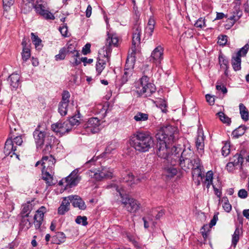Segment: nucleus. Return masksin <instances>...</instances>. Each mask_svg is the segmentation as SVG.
<instances>
[{
  "mask_svg": "<svg viewBox=\"0 0 249 249\" xmlns=\"http://www.w3.org/2000/svg\"><path fill=\"white\" fill-rule=\"evenodd\" d=\"M172 150H175V154H172L170 157L171 164H179L181 169L185 171L192 169L195 166L196 160L199 159L190 149L184 150L181 152L180 148L174 147Z\"/></svg>",
  "mask_w": 249,
  "mask_h": 249,
  "instance_id": "nucleus-1",
  "label": "nucleus"
},
{
  "mask_svg": "<svg viewBox=\"0 0 249 249\" xmlns=\"http://www.w3.org/2000/svg\"><path fill=\"white\" fill-rule=\"evenodd\" d=\"M131 144L136 150L142 152L148 151L154 145V140L149 133L137 132L131 137Z\"/></svg>",
  "mask_w": 249,
  "mask_h": 249,
  "instance_id": "nucleus-2",
  "label": "nucleus"
},
{
  "mask_svg": "<svg viewBox=\"0 0 249 249\" xmlns=\"http://www.w3.org/2000/svg\"><path fill=\"white\" fill-rule=\"evenodd\" d=\"M178 133L177 127L168 125L161 127L156 137L158 141H163L168 144H172L177 139Z\"/></svg>",
  "mask_w": 249,
  "mask_h": 249,
  "instance_id": "nucleus-3",
  "label": "nucleus"
},
{
  "mask_svg": "<svg viewBox=\"0 0 249 249\" xmlns=\"http://www.w3.org/2000/svg\"><path fill=\"white\" fill-rule=\"evenodd\" d=\"M150 78L146 76H142L139 80L134 83V91L136 93L146 92L154 93L156 91L155 85L149 82Z\"/></svg>",
  "mask_w": 249,
  "mask_h": 249,
  "instance_id": "nucleus-4",
  "label": "nucleus"
},
{
  "mask_svg": "<svg viewBox=\"0 0 249 249\" xmlns=\"http://www.w3.org/2000/svg\"><path fill=\"white\" fill-rule=\"evenodd\" d=\"M172 146V144H168L163 141H158L157 143V155L162 159H166L171 162L170 157L172 154H175V150H172L175 146Z\"/></svg>",
  "mask_w": 249,
  "mask_h": 249,
  "instance_id": "nucleus-5",
  "label": "nucleus"
},
{
  "mask_svg": "<svg viewBox=\"0 0 249 249\" xmlns=\"http://www.w3.org/2000/svg\"><path fill=\"white\" fill-rule=\"evenodd\" d=\"M142 33V28L139 24H135L133 27L132 36V47H131V57L133 55V60H135V55L136 53V46L141 43V36Z\"/></svg>",
  "mask_w": 249,
  "mask_h": 249,
  "instance_id": "nucleus-6",
  "label": "nucleus"
},
{
  "mask_svg": "<svg viewBox=\"0 0 249 249\" xmlns=\"http://www.w3.org/2000/svg\"><path fill=\"white\" fill-rule=\"evenodd\" d=\"M118 38L116 35L107 32V38L106 39L105 45L103 47L104 51L106 52L107 56L110 55L113 47H117L118 43Z\"/></svg>",
  "mask_w": 249,
  "mask_h": 249,
  "instance_id": "nucleus-7",
  "label": "nucleus"
},
{
  "mask_svg": "<svg viewBox=\"0 0 249 249\" xmlns=\"http://www.w3.org/2000/svg\"><path fill=\"white\" fill-rule=\"evenodd\" d=\"M78 172L79 170L77 169L74 170L69 176L62 179L59 184H61L65 182L66 188H71L76 186L81 179Z\"/></svg>",
  "mask_w": 249,
  "mask_h": 249,
  "instance_id": "nucleus-8",
  "label": "nucleus"
},
{
  "mask_svg": "<svg viewBox=\"0 0 249 249\" xmlns=\"http://www.w3.org/2000/svg\"><path fill=\"white\" fill-rule=\"evenodd\" d=\"M68 123L69 122H66V121H59L55 124H52L51 128L57 135L62 136L71 131V128L68 125Z\"/></svg>",
  "mask_w": 249,
  "mask_h": 249,
  "instance_id": "nucleus-9",
  "label": "nucleus"
},
{
  "mask_svg": "<svg viewBox=\"0 0 249 249\" xmlns=\"http://www.w3.org/2000/svg\"><path fill=\"white\" fill-rule=\"evenodd\" d=\"M101 124L100 120L96 117H93L89 119L88 122L84 124V127L87 132L95 133L99 131Z\"/></svg>",
  "mask_w": 249,
  "mask_h": 249,
  "instance_id": "nucleus-10",
  "label": "nucleus"
},
{
  "mask_svg": "<svg viewBox=\"0 0 249 249\" xmlns=\"http://www.w3.org/2000/svg\"><path fill=\"white\" fill-rule=\"evenodd\" d=\"M93 175H90L97 180H100L103 178H109L112 177L113 171L111 169L107 167H101L100 169L95 172L91 171Z\"/></svg>",
  "mask_w": 249,
  "mask_h": 249,
  "instance_id": "nucleus-11",
  "label": "nucleus"
},
{
  "mask_svg": "<svg viewBox=\"0 0 249 249\" xmlns=\"http://www.w3.org/2000/svg\"><path fill=\"white\" fill-rule=\"evenodd\" d=\"M33 8L37 14L43 17L46 19L53 20L55 18L54 15L48 10L46 9L44 4H37L34 5Z\"/></svg>",
  "mask_w": 249,
  "mask_h": 249,
  "instance_id": "nucleus-12",
  "label": "nucleus"
},
{
  "mask_svg": "<svg viewBox=\"0 0 249 249\" xmlns=\"http://www.w3.org/2000/svg\"><path fill=\"white\" fill-rule=\"evenodd\" d=\"M33 136L36 145V148H41L42 145L46 142V139L50 137L46 135L45 132L39 131L36 128L33 133Z\"/></svg>",
  "mask_w": 249,
  "mask_h": 249,
  "instance_id": "nucleus-13",
  "label": "nucleus"
},
{
  "mask_svg": "<svg viewBox=\"0 0 249 249\" xmlns=\"http://www.w3.org/2000/svg\"><path fill=\"white\" fill-rule=\"evenodd\" d=\"M46 212V209L44 206H41L36 211V214L34 216V224L36 230L40 229Z\"/></svg>",
  "mask_w": 249,
  "mask_h": 249,
  "instance_id": "nucleus-14",
  "label": "nucleus"
},
{
  "mask_svg": "<svg viewBox=\"0 0 249 249\" xmlns=\"http://www.w3.org/2000/svg\"><path fill=\"white\" fill-rule=\"evenodd\" d=\"M192 169H193L192 176L194 180L196 179V178L203 179L204 177V167L200 162V159L196 160V161H195V166Z\"/></svg>",
  "mask_w": 249,
  "mask_h": 249,
  "instance_id": "nucleus-15",
  "label": "nucleus"
},
{
  "mask_svg": "<svg viewBox=\"0 0 249 249\" xmlns=\"http://www.w3.org/2000/svg\"><path fill=\"white\" fill-rule=\"evenodd\" d=\"M55 162V159L52 155L43 156L41 159L42 170H53Z\"/></svg>",
  "mask_w": 249,
  "mask_h": 249,
  "instance_id": "nucleus-16",
  "label": "nucleus"
},
{
  "mask_svg": "<svg viewBox=\"0 0 249 249\" xmlns=\"http://www.w3.org/2000/svg\"><path fill=\"white\" fill-rule=\"evenodd\" d=\"M17 146L14 145L12 138L7 139L5 143L3 152L5 156H7L11 154L16 155L17 157L18 155L16 153Z\"/></svg>",
  "mask_w": 249,
  "mask_h": 249,
  "instance_id": "nucleus-17",
  "label": "nucleus"
},
{
  "mask_svg": "<svg viewBox=\"0 0 249 249\" xmlns=\"http://www.w3.org/2000/svg\"><path fill=\"white\" fill-rule=\"evenodd\" d=\"M70 203H72L74 207H77L80 210H84L86 209V205L84 201L78 196H68Z\"/></svg>",
  "mask_w": 249,
  "mask_h": 249,
  "instance_id": "nucleus-18",
  "label": "nucleus"
},
{
  "mask_svg": "<svg viewBox=\"0 0 249 249\" xmlns=\"http://www.w3.org/2000/svg\"><path fill=\"white\" fill-rule=\"evenodd\" d=\"M20 75L17 73H13L8 79L12 90H16L20 87Z\"/></svg>",
  "mask_w": 249,
  "mask_h": 249,
  "instance_id": "nucleus-19",
  "label": "nucleus"
},
{
  "mask_svg": "<svg viewBox=\"0 0 249 249\" xmlns=\"http://www.w3.org/2000/svg\"><path fill=\"white\" fill-rule=\"evenodd\" d=\"M163 49L161 46H159L153 51L151 56L154 62L160 63L163 59Z\"/></svg>",
  "mask_w": 249,
  "mask_h": 249,
  "instance_id": "nucleus-20",
  "label": "nucleus"
},
{
  "mask_svg": "<svg viewBox=\"0 0 249 249\" xmlns=\"http://www.w3.org/2000/svg\"><path fill=\"white\" fill-rule=\"evenodd\" d=\"M156 24L155 20L153 17H150L149 18L147 25L145 28L144 36L148 38L152 36L154 32L155 25Z\"/></svg>",
  "mask_w": 249,
  "mask_h": 249,
  "instance_id": "nucleus-21",
  "label": "nucleus"
},
{
  "mask_svg": "<svg viewBox=\"0 0 249 249\" xmlns=\"http://www.w3.org/2000/svg\"><path fill=\"white\" fill-rule=\"evenodd\" d=\"M243 158L240 155L236 154L234 156L233 160L229 162L226 165L227 170L229 172H232L235 169V167L239 164L240 162H242Z\"/></svg>",
  "mask_w": 249,
  "mask_h": 249,
  "instance_id": "nucleus-22",
  "label": "nucleus"
},
{
  "mask_svg": "<svg viewBox=\"0 0 249 249\" xmlns=\"http://www.w3.org/2000/svg\"><path fill=\"white\" fill-rule=\"evenodd\" d=\"M53 170H42V179L46 181L48 186H51L54 183L53 182Z\"/></svg>",
  "mask_w": 249,
  "mask_h": 249,
  "instance_id": "nucleus-23",
  "label": "nucleus"
},
{
  "mask_svg": "<svg viewBox=\"0 0 249 249\" xmlns=\"http://www.w3.org/2000/svg\"><path fill=\"white\" fill-rule=\"evenodd\" d=\"M70 202L68 197H65L62 200L60 206L58 208V213L64 215L70 210Z\"/></svg>",
  "mask_w": 249,
  "mask_h": 249,
  "instance_id": "nucleus-24",
  "label": "nucleus"
},
{
  "mask_svg": "<svg viewBox=\"0 0 249 249\" xmlns=\"http://www.w3.org/2000/svg\"><path fill=\"white\" fill-rule=\"evenodd\" d=\"M204 138L203 133L201 132H199L198 133L197 137L196 139V146L197 148L198 152L200 154H202L204 152Z\"/></svg>",
  "mask_w": 249,
  "mask_h": 249,
  "instance_id": "nucleus-25",
  "label": "nucleus"
},
{
  "mask_svg": "<svg viewBox=\"0 0 249 249\" xmlns=\"http://www.w3.org/2000/svg\"><path fill=\"white\" fill-rule=\"evenodd\" d=\"M242 11L239 9V7H235L232 12V15L228 18V20H231V24L227 28H231L242 16Z\"/></svg>",
  "mask_w": 249,
  "mask_h": 249,
  "instance_id": "nucleus-26",
  "label": "nucleus"
},
{
  "mask_svg": "<svg viewBox=\"0 0 249 249\" xmlns=\"http://www.w3.org/2000/svg\"><path fill=\"white\" fill-rule=\"evenodd\" d=\"M126 207L127 210L130 213H136L140 208V203L136 200L132 198Z\"/></svg>",
  "mask_w": 249,
  "mask_h": 249,
  "instance_id": "nucleus-27",
  "label": "nucleus"
},
{
  "mask_svg": "<svg viewBox=\"0 0 249 249\" xmlns=\"http://www.w3.org/2000/svg\"><path fill=\"white\" fill-rule=\"evenodd\" d=\"M34 0H22V11L27 14L29 13L33 8Z\"/></svg>",
  "mask_w": 249,
  "mask_h": 249,
  "instance_id": "nucleus-28",
  "label": "nucleus"
},
{
  "mask_svg": "<svg viewBox=\"0 0 249 249\" xmlns=\"http://www.w3.org/2000/svg\"><path fill=\"white\" fill-rule=\"evenodd\" d=\"M123 182L127 183L130 186H132L133 184L140 182V179L139 178H135L132 174L129 173L123 178Z\"/></svg>",
  "mask_w": 249,
  "mask_h": 249,
  "instance_id": "nucleus-29",
  "label": "nucleus"
},
{
  "mask_svg": "<svg viewBox=\"0 0 249 249\" xmlns=\"http://www.w3.org/2000/svg\"><path fill=\"white\" fill-rule=\"evenodd\" d=\"M171 163L170 166H167L164 168V175L169 178H172L177 175L178 170Z\"/></svg>",
  "mask_w": 249,
  "mask_h": 249,
  "instance_id": "nucleus-30",
  "label": "nucleus"
},
{
  "mask_svg": "<svg viewBox=\"0 0 249 249\" xmlns=\"http://www.w3.org/2000/svg\"><path fill=\"white\" fill-rule=\"evenodd\" d=\"M66 237L63 232H57L56 234L52 237V243L56 244H60L65 242Z\"/></svg>",
  "mask_w": 249,
  "mask_h": 249,
  "instance_id": "nucleus-31",
  "label": "nucleus"
},
{
  "mask_svg": "<svg viewBox=\"0 0 249 249\" xmlns=\"http://www.w3.org/2000/svg\"><path fill=\"white\" fill-rule=\"evenodd\" d=\"M124 71V73L121 79L120 85H119L120 87L125 84L133 73V70L132 69H126V71Z\"/></svg>",
  "mask_w": 249,
  "mask_h": 249,
  "instance_id": "nucleus-32",
  "label": "nucleus"
},
{
  "mask_svg": "<svg viewBox=\"0 0 249 249\" xmlns=\"http://www.w3.org/2000/svg\"><path fill=\"white\" fill-rule=\"evenodd\" d=\"M241 57L235 55L233 56L231 59V65L233 69L235 71H238L241 69Z\"/></svg>",
  "mask_w": 249,
  "mask_h": 249,
  "instance_id": "nucleus-33",
  "label": "nucleus"
},
{
  "mask_svg": "<svg viewBox=\"0 0 249 249\" xmlns=\"http://www.w3.org/2000/svg\"><path fill=\"white\" fill-rule=\"evenodd\" d=\"M80 114L78 112L77 114L74 115L70 118L69 120L66 121V122H69L68 125H69V127L71 128V130L72 129V127L77 126L80 124Z\"/></svg>",
  "mask_w": 249,
  "mask_h": 249,
  "instance_id": "nucleus-34",
  "label": "nucleus"
},
{
  "mask_svg": "<svg viewBox=\"0 0 249 249\" xmlns=\"http://www.w3.org/2000/svg\"><path fill=\"white\" fill-rule=\"evenodd\" d=\"M106 62L103 59H98L96 64V75L99 76L106 67Z\"/></svg>",
  "mask_w": 249,
  "mask_h": 249,
  "instance_id": "nucleus-35",
  "label": "nucleus"
},
{
  "mask_svg": "<svg viewBox=\"0 0 249 249\" xmlns=\"http://www.w3.org/2000/svg\"><path fill=\"white\" fill-rule=\"evenodd\" d=\"M77 43L75 41H69L66 46L63 48H65L66 53L67 54H70L71 53H74L77 50H76Z\"/></svg>",
  "mask_w": 249,
  "mask_h": 249,
  "instance_id": "nucleus-36",
  "label": "nucleus"
},
{
  "mask_svg": "<svg viewBox=\"0 0 249 249\" xmlns=\"http://www.w3.org/2000/svg\"><path fill=\"white\" fill-rule=\"evenodd\" d=\"M53 137H48L46 139V142H45V147L42 150V152L44 154H49L52 149L53 141Z\"/></svg>",
  "mask_w": 249,
  "mask_h": 249,
  "instance_id": "nucleus-37",
  "label": "nucleus"
},
{
  "mask_svg": "<svg viewBox=\"0 0 249 249\" xmlns=\"http://www.w3.org/2000/svg\"><path fill=\"white\" fill-rule=\"evenodd\" d=\"M213 172L212 171H209L207 172L205 178L202 183L206 186V187L209 189L211 185H212L213 180Z\"/></svg>",
  "mask_w": 249,
  "mask_h": 249,
  "instance_id": "nucleus-38",
  "label": "nucleus"
},
{
  "mask_svg": "<svg viewBox=\"0 0 249 249\" xmlns=\"http://www.w3.org/2000/svg\"><path fill=\"white\" fill-rule=\"evenodd\" d=\"M246 128L245 125H240L233 131L232 135L234 138H238L245 133Z\"/></svg>",
  "mask_w": 249,
  "mask_h": 249,
  "instance_id": "nucleus-39",
  "label": "nucleus"
},
{
  "mask_svg": "<svg viewBox=\"0 0 249 249\" xmlns=\"http://www.w3.org/2000/svg\"><path fill=\"white\" fill-rule=\"evenodd\" d=\"M240 113L242 119L245 121H247L249 120V112L246 107L243 104L239 105Z\"/></svg>",
  "mask_w": 249,
  "mask_h": 249,
  "instance_id": "nucleus-40",
  "label": "nucleus"
},
{
  "mask_svg": "<svg viewBox=\"0 0 249 249\" xmlns=\"http://www.w3.org/2000/svg\"><path fill=\"white\" fill-rule=\"evenodd\" d=\"M220 120V121L224 124H226L227 125H230L231 124V119L227 116L224 113L222 112H219L216 113Z\"/></svg>",
  "mask_w": 249,
  "mask_h": 249,
  "instance_id": "nucleus-41",
  "label": "nucleus"
},
{
  "mask_svg": "<svg viewBox=\"0 0 249 249\" xmlns=\"http://www.w3.org/2000/svg\"><path fill=\"white\" fill-rule=\"evenodd\" d=\"M219 64L222 68H229V61L226 58L225 56L221 53L219 54L218 56Z\"/></svg>",
  "mask_w": 249,
  "mask_h": 249,
  "instance_id": "nucleus-42",
  "label": "nucleus"
},
{
  "mask_svg": "<svg viewBox=\"0 0 249 249\" xmlns=\"http://www.w3.org/2000/svg\"><path fill=\"white\" fill-rule=\"evenodd\" d=\"M31 35L32 42L35 45L36 48H37L38 49H41L42 47V45H41L42 40L41 39L39 38L37 36L35 35L33 33H32Z\"/></svg>",
  "mask_w": 249,
  "mask_h": 249,
  "instance_id": "nucleus-43",
  "label": "nucleus"
},
{
  "mask_svg": "<svg viewBox=\"0 0 249 249\" xmlns=\"http://www.w3.org/2000/svg\"><path fill=\"white\" fill-rule=\"evenodd\" d=\"M21 220V224L26 227L27 229H29L32 226V223L31 222L30 220L28 218L29 217L28 214L25 215H22Z\"/></svg>",
  "mask_w": 249,
  "mask_h": 249,
  "instance_id": "nucleus-44",
  "label": "nucleus"
},
{
  "mask_svg": "<svg viewBox=\"0 0 249 249\" xmlns=\"http://www.w3.org/2000/svg\"><path fill=\"white\" fill-rule=\"evenodd\" d=\"M22 207L21 215L28 214V216H29V214L33 209L32 204L30 203H27L23 204Z\"/></svg>",
  "mask_w": 249,
  "mask_h": 249,
  "instance_id": "nucleus-45",
  "label": "nucleus"
},
{
  "mask_svg": "<svg viewBox=\"0 0 249 249\" xmlns=\"http://www.w3.org/2000/svg\"><path fill=\"white\" fill-rule=\"evenodd\" d=\"M71 57L73 58V61L72 62L70 61L73 67L77 66L81 63V61L78 60L79 57V53L78 51L74 52V53H71L70 54Z\"/></svg>",
  "mask_w": 249,
  "mask_h": 249,
  "instance_id": "nucleus-46",
  "label": "nucleus"
},
{
  "mask_svg": "<svg viewBox=\"0 0 249 249\" xmlns=\"http://www.w3.org/2000/svg\"><path fill=\"white\" fill-rule=\"evenodd\" d=\"M155 103L156 104V106L160 107L162 112H166L167 103L165 100L160 98L156 101Z\"/></svg>",
  "mask_w": 249,
  "mask_h": 249,
  "instance_id": "nucleus-47",
  "label": "nucleus"
},
{
  "mask_svg": "<svg viewBox=\"0 0 249 249\" xmlns=\"http://www.w3.org/2000/svg\"><path fill=\"white\" fill-rule=\"evenodd\" d=\"M240 231L238 228H236L232 236V245L235 248L239 240Z\"/></svg>",
  "mask_w": 249,
  "mask_h": 249,
  "instance_id": "nucleus-48",
  "label": "nucleus"
},
{
  "mask_svg": "<svg viewBox=\"0 0 249 249\" xmlns=\"http://www.w3.org/2000/svg\"><path fill=\"white\" fill-rule=\"evenodd\" d=\"M95 111L97 114H101L105 116L107 112V107L102 104H98L95 107Z\"/></svg>",
  "mask_w": 249,
  "mask_h": 249,
  "instance_id": "nucleus-49",
  "label": "nucleus"
},
{
  "mask_svg": "<svg viewBox=\"0 0 249 249\" xmlns=\"http://www.w3.org/2000/svg\"><path fill=\"white\" fill-rule=\"evenodd\" d=\"M148 115L147 114L138 112L134 117V119L137 122L145 121L148 120Z\"/></svg>",
  "mask_w": 249,
  "mask_h": 249,
  "instance_id": "nucleus-50",
  "label": "nucleus"
},
{
  "mask_svg": "<svg viewBox=\"0 0 249 249\" xmlns=\"http://www.w3.org/2000/svg\"><path fill=\"white\" fill-rule=\"evenodd\" d=\"M141 70L142 71V76H146L150 78V76L152 75V70L149 68L148 65H143Z\"/></svg>",
  "mask_w": 249,
  "mask_h": 249,
  "instance_id": "nucleus-51",
  "label": "nucleus"
},
{
  "mask_svg": "<svg viewBox=\"0 0 249 249\" xmlns=\"http://www.w3.org/2000/svg\"><path fill=\"white\" fill-rule=\"evenodd\" d=\"M67 54L65 48H62L60 49L59 53L55 55V59L56 61L64 60Z\"/></svg>",
  "mask_w": 249,
  "mask_h": 249,
  "instance_id": "nucleus-52",
  "label": "nucleus"
},
{
  "mask_svg": "<svg viewBox=\"0 0 249 249\" xmlns=\"http://www.w3.org/2000/svg\"><path fill=\"white\" fill-rule=\"evenodd\" d=\"M22 59L24 62L26 61L31 56V51L29 48H22L21 53Z\"/></svg>",
  "mask_w": 249,
  "mask_h": 249,
  "instance_id": "nucleus-53",
  "label": "nucleus"
},
{
  "mask_svg": "<svg viewBox=\"0 0 249 249\" xmlns=\"http://www.w3.org/2000/svg\"><path fill=\"white\" fill-rule=\"evenodd\" d=\"M249 45L248 44H246L244 47L240 49L238 51L235 55L241 57L242 56H245L249 50Z\"/></svg>",
  "mask_w": 249,
  "mask_h": 249,
  "instance_id": "nucleus-54",
  "label": "nucleus"
},
{
  "mask_svg": "<svg viewBox=\"0 0 249 249\" xmlns=\"http://www.w3.org/2000/svg\"><path fill=\"white\" fill-rule=\"evenodd\" d=\"M68 111V106L65 104H59L58 107V112L61 116H65Z\"/></svg>",
  "mask_w": 249,
  "mask_h": 249,
  "instance_id": "nucleus-55",
  "label": "nucleus"
},
{
  "mask_svg": "<svg viewBox=\"0 0 249 249\" xmlns=\"http://www.w3.org/2000/svg\"><path fill=\"white\" fill-rule=\"evenodd\" d=\"M75 222L78 224L86 226L88 224L87 218L85 216H78L75 219Z\"/></svg>",
  "mask_w": 249,
  "mask_h": 249,
  "instance_id": "nucleus-56",
  "label": "nucleus"
},
{
  "mask_svg": "<svg viewBox=\"0 0 249 249\" xmlns=\"http://www.w3.org/2000/svg\"><path fill=\"white\" fill-rule=\"evenodd\" d=\"M218 39V44L220 46H224L227 42L228 36L226 35H220Z\"/></svg>",
  "mask_w": 249,
  "mask_h": 249,
  "instance_id": "nucleus-57",
  "label": "nucleus"
},
{
  "mask_svg": "<svg viewBox=\"0 0 249 249\" xmlns=\"http://www.w3.org/2000/svg\"><path fill=\"white\" fill-rule=\"evenodd\" d=\"M130 57L131 58V62L130 63H129V56H128V57L126 60V63H125V65L124 66V71H126V69H132V70H133L134 62H135V60H133V56L131 57V54H130Z\"/></svg>",
  "mask_w": 249,
  "mask_h": 249,
  "instance_id": "nucleus-58",
  "label": "nucleus"
},
{
  "mask_svg": "<svg viewBox=\"0 0 249 249\" xmlns=\"http://www.w3.org/2000/svg\"><path fill=\"white\" fill-rule=\"evenodd\" d=\"M59 31L61 33L62 36L64 37L68 36V27L67 24L64 23L62 26H60L59 28Z\"/></svg>",
  "mask_w": 249,
  "mask_h": 249,
  "instance_id": "nucleus-59",
  "label": "nucleus"
},
{
  "mask_svg": "<svg viewBox=\"0 0 249 249\" xmlns=\"http://www.w3.org/2000/svg\"><path fill=\"white\" fill-rule=\"evenodd\" d=\"M116 148V145L115 142H111L109 144H108L106 147L104 154H110L111 152L115 149Z\"/></svg>",
  "mask_w": 249,
  "mask_h": 249,
  "instance_id": "nucleus-60",
  "label": "nucleus"
},
{
  "mask_svg": "<svg viewBox=\"0 0 249 249\" xmlns=\"http://www.w3.org/2000/svg\"><path fill=\"white\" fill-rule=\"evenodd\" d=\"M195 26L200 29H202L203 27H205L206 24L205 22V19H203L202 18H198L197 21L195 23Z\"/></svg>",
  "mask_w": 249,
  "mask_h": 249,
  "instance_id": "nucleus-61",
  "label": "nucleus"
},
{
  "mask_svg": "<svg viewBox=\"0 0 249 249\" xmlns=\"http://www.w3.org/2000/svg\"><path fill=\"white\" fill-rule=\"evenodd\" d=\"M12 140L14 145H16L17 146L18 145H21L23 142V140L21 136H16L14 137V139H12Z\"/></svg>",
  "mask_w": 249,
  "mask_h": 249,
  "instance_id": "nucleus-62",
  "label": "nucleus"
},
{
  "mask_svg": "<svg viewBox=\"0 0 249 249\" xmlns=\"http://www.w3.org/2000/svg\"><path fill=\"white\" fill-rule=\"evenodd\" d=\"M205 98L207 102L211 106L214 105L215 102V97L212 94H206Z\"/></svg>",
  "mask_w": 249,
  "mask_h": 249,
  "instance_id": "nucleus-63",
  "label": "nucleus"
},
{
  "mask_svg": "<svg viewBox=\"0 0 249 249\" xmlns=\"http://www.w3.org/2000/svg\"><path fill=\"white\" fill-rule=\"evenodd\" d=\"M70 94H63L62 101L60 102L59 104H65L68 106L69 103L70 102Z\"/></svg>",
  "mask_w": 249,
  "mask_h": 249,
  "instance_id": "nucleus-64",
  "label": "nucleus"
}]
</instances>
